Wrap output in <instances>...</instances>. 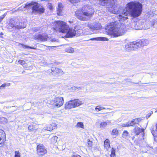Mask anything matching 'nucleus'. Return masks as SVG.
<instances>
[{
  "label": "nucleus",
  "mask_w": 157,
  "mask_h": 157,
  "mask_svg": "<svg viewBox=\"0 0 157 157\" xmlns=\"http://www.w3.org/2000/svg\"><path fill=\"white\" fill-rule=\"evenodd\" d=\"M118 131L117 129H114L113 130L111 134L112 135H117L118 134Z\"/></svg>",
  "instance_id": "33"
},
{
  "label": "nucleus",
  "mask_w": 157,
  "mask_h": 157,
  "mask_svg": "<svg viewBox=\"0 0 157 157\" xmlns=\"http://www.w3.org/2000/svg\"><path fill=\"white\" fill-rule=\"evenodd\" d=\"M115 149L113 147L112 148L111 154L110 155L111 157H115Z\"/></svg>",
  "instance_id": "30"
},
{
  "label": "nucleus",
  "mask_w": 157,
  "mask_h": 157,
  "mask_svg": "<svg viewBox=\"0 0 157 157\" xmlns=\"http://www.w3.org/2000/svg\"><path fill=\"white\" fill-rule=\"evenodd\" d=\"M64 103L63 98L58 97L55 98L50 101V104L54 107H59L61 106Z\"/></svg>",
  "instance_id": "8"
},
{
  "label": "nucleus",
  "mask_w": 157,
  "mask_h": 157,
  "mask_svg": "<svg viewBox=\"0 0 157 157\" xmlns=\"http://www.w3.org/2000/svg\"><path fill=\"white\" fill-rule=\"evenodd\" d=\"M48 37L46 34H39L35 35L34 36V39L36 40L40 41H46Z\"/></svg>",
  "instance_id": "13"
},
{
  "label": "nucleus",
  "mask_w": 157,
  "mask_h": 157,
  "mask_svg": "<svg viewBox=\"0 0 157 157\" xmlns=\"http://www.w3.org/2000/svg\"><path fill=\"white\" fill-rule=\"evenodd\" d=\"M76 128H79L82 129L84 128V127L83 123L81 122H79L77 123V124L75 126Z\"/></svg>",
  "instance_id": "26"
},
{
  "label": "nucleus",
  "mask_w": 157,
  "mask_h": 157,
  "mask_svg": "<svg viewBox=\"0 0 157 157\" xmlns=\"http://www.w3.org/2000/svg\"><path fill=\"white\" fill-rule=\"evenodd\" d=\"M104 145L105 148L106 149V150H107L110 147L109 140L107 139L105 140L104 142Z\"/></svg>",
  "instance_id": "22"
},
{
  "label": "nucleus",
  "mask_w": 157,
  "mask_h": 157,
  "mask_svg": "<svg viewBox=\"0 0 157 157\" xmlns=\"http://www.w3.org/2000/svg\"><path fill=\"white\" fill-rule=\"evenodd\" d=\"M48 6L50 10H52L53 9V6L51 3H48Z\"/></svg>",
  "instance_id": "42"
},
{
  "label": "nucleus",
  "mask_w": 157,
  "mask_h": 157,
  "mask_svg": "<svg viewBox=\"0 0 157 157\" xmlns=\"http://www.w3.org/2000/svg\"><path fill=\"white\" fill-rule=\"evenodd\" d=\"M28 4H27L25 5V6H22L21 7H19L18 9V10H22L23 9L25 8H29V6L28 5H27Z\"/></svg>",
  "instance_id": "31"
},
{
  "label": "nucleus",
  "mask_w": 157,
  "mask_h": 157,
  "mask_svg": "<svg viewBox=\"0 0 157 157\" xmlns=\"http://www.w3.org/2000/svg\"><path fill=\"white\" fill-rule=\"evenodd\" d=\"M17 25H18V26H23L25 25V27H24L22 28L21 29L25 28L26 27V25L24 24V22H20L19 23V24H17Z\"/></svg>",
  "instance_id": "40"
},
{
  "label": "nucleus",
  "mask_w": 157,
  "mask_h": 157,
  "mask_svg": "<svg viewBox=\"0 0 157 157\" xmlns=\"http://www.w3.org/2000/svg\"><path fill=\"white\" fill-rule=\"evenodd\" d=\"M51 70L52 72H55L57 73H62L63 72L62 71L61 69L58 68H55V69L52 68L51 69Z\"/></svg>",
  "instance_id": "27"
},
{
  "label": "nucleus",
  "mask_w": 157,
  "mask_h": 157,
  "mask_svg": "<svg viewBox=\"0 0 157 157\" xmlns=\"http://www.w3.org/2000/svg\"><path fill=\"white\" fill-rule=\"evenodd\" d=\"M134 43L136 44L137 48L146 46L149 43V41L146 39H142L140 40H137L134 41Z\"/></svg>",
  "instance_id": "10"
},
{
  "label": "nucleus",
  "mask_w": 157,
  "mask_h": 157,
  "mask_svg": "<svg viewBox=\"0 0 157 157\" xmlns=\"http://www.w3.org/2000/svg\"><path fill=\"white\" fill-rule=\"evenodd\" d=\"M134 132L136 135H138L140 134L142 138L141 139H144L143 138L144 136V129L139 128L138 127H136L134 130Z\"/></svg>",
  "instance_id": "14"
},
{
  "label": "nucleus",
  "mask_w": 157,
  "mask_h": 157,
  "mask_svg": "<svg viewBox=\"0 0 157 157\" xmlns=\"http://www.w3.org/2000/svg\"><path fill=\"white\" fill-rule=\"evenodd\" d=\"M82 104L81 101L79 99H74L66 102L65 105V108L70 109L79 106Z\"/></svg>",
  "instance_id": "7"
},
{
  "label": "nucleus",
  "mask_w": 157,
  "mask_h": 157,
  "mask_svg": "<svg viewBox=\"0 0 157 157\" xmlns=\"http://www.w3.org/2000/svg\"><path fill=\"white\" fill-rule=\"evenodd\" d=\"M87 141L88 146L89 147H91L92 145V142L89 139H88Z\"/></svg>",
  "instance_id": "38"
},
{
  "label": "nucleus",
  "mask_w": 157,
  "mask_h": 157,
  "mask_svg": "<svg viewBox=\"0 0 157 157\" xmlns=\"http://www.w3.org/2000/svg\"><path fill=\"white\" fill-rule=\"evenodd\" d=\"M9 25L12 28L14 27L15 29H21L22 28L25 27V25L23 26H18V25L16 24L15 21H14L13 20L12 21L11 20L10 21V23L9 24Z\"/></svg>",
  "instance_id": "16"
},
{
  "label": "nucleus",
  "mask_w": 157,
  "mask_h": 157,
  "mask_svg": "<svg viewBox=\"0 0 157 157\" xmlns=\"http://www.w3.org/2000/svg\"><path fill=\"white\" fill-rule=\"evenodd\" d=\"M108 34L111 37H117L124 34L125 30V26L123 24H117L116 22H112L109 25Z\"/></svg>",
  "instance_id": "4"
},
{
  "label": "nucleus",
  "mask_w": 157,
  "mask_h": 157,
  "mask_svg": "<svg viewBox=\"0 0 157 157\" xmlns=\"http://www.w3.org/2000/svg\"><path fill=\"white\" fill-rule=\"evenodd\" d=\"M104 109H105V108L104 107H101L99 105L97 106L95 108V110L97 112H98L100 110H101Z\"/></svg>",
  "instance_id": "32"
},
{
  "label": "nucleus",
  "mask_w": 157,
  "mask_h": 157,
  "mask_svg": "<svg viewBox=\"0 0 157 157\" xmlns=\"http://www.w3.org/2000/svg\"><path fill=\"white\" fill-rule=\"evenodd\" d=\"M37 153L38 155L42 156L47 153V151L43 145H38L37 147Z\"/></svg>",
  "instance_id": "11"
},
{
  "label": "nucleus",
  "mask_w": 157,
  "mask_h": 157,
  "mask_svg": "<svg viewBox=\"0 0 157 157\" xmlns=\"http://www.w3.org/2000/svg\"><path fill=\"white\" fill-rule=\"evenodd\" d=\"M71 157H81L80 156L78 155H75L72 156Z\"/></svg>",
  "instance_id": "47"
},
{
  "label": "nucleus",
  "mask_w": 157,
  "mask_h": 157,
  "mask_svg": "<svg viewBox=\"0 0 157 157\" xmlns=\"http://www.w3.org/2000/svg\"><path fill=\"white\" fill-rule=\"evenodd\" d=\"M125 127H128L129 126H132L131 122H128L125 124Z\"/></svg>",
  "instance_id": "41"
},
{
  "label": "nucleus",
  "mask_w": 157,
  "mask_h": 157,
  "mask_svg": "<svg viewBox=\"0 0 157 157\" xmlns=\"http://www.w3.org/2000/svg\"><path fill=\"white\" fill-rule=\"evenodd\" d=\"M15 156L14 157H20L21 154L18 151H15Z\"/></svg>",
  "instance_id": "35"
},
{
  "label": "nucleus",
  "mask_w": 157,
  "mask_h": 157,
  "mask_svg": "<svg viewBox=\"0 0 157 157\" xmlns=\"http://www.w3.org/2000/svg\"><path fill=\"white\" fill-rule=\"evenodd\" d=\"M50 41L52 42H58L59 40L58 39H56L55 38H53L51 39L50 40Z\"/></svg>",
  "instance_id": "45"
},
{
  "label": "nucleus",
  "mask_w": 157,
  "mask_h": 157,
  "mask_svg": "<svg viewBox=\"0 0 157 157\" xmlns=\"http://www.w3.org/2000/svg\"><path fill=\"white\" fill-rule=\"evenodd\" d=\"M63 7L62 4L59 3L57 8V14L60 15L61 14Z\"/></svg>",
  "instance_id": "20"
},
{
  "label": "nucleus",
  "mask_w": 157,
  "mask_h": 157,
  "mask_svg": "<svg viewBox=\"0 0 157 157\" xmlns=\"http://www.w3.org/2000/svg\"><path fill=\"white\" fill-rule=\"evenodd\" d=\"M23 66L24 68H27V64L26 63H25L23 65Z\"/></svg>",
  "instance_id": "46"
},
{
  "label": "nucleus",
  "mask_w": 157,
  "mask_h": 157,
  "mask_svg": "<svg viewBox=\"0 0 157 157\" xmlns=\"http://www.w3.org/2000/svg\"><path fill=\"white\" fill-rule=\"evenodd\" d=\"M57 128L56 125L55 123H52L48 125L46 127L45 129L48 131H52L53 129Z\"/></svg>",
  "instance_id": "18"
},
{
  "label": "nucleus",
  "mask_w": 157,
  "mask_h": 157,
  "mask_svg": "<svg viewBox=\"0 0 157 157\" xmlns=\"http://www.w3.org/2000/svg\"><path fill=\"white\" fill-rule=\"evenodd\" d=\"M125 48L126 51L128 52L133 51L137 49L136 44L134 43V42L132 43L130 42L127 44L125 45Z\"/></svg>",
  "instance_id": "12"
},
{
  "label": "nucleus",
  "mask_w": 157,
  "mask_h": 157,
  "mask_svg": "<svg viewBox=\"0 0 157 157\" xmlns=\"http://www.w3.org/2000/svg\"><path fill=\"white\" fill-rule=\"evenodd\" d=\"M10 85V83H5L3 84L0 86V89H1L2 88H5L6 86H9Z\"/></svg>",
  "instance_id": "34"
},
{
  "label": "nucleus",
  "mask_w": 157,
  "mask_h": 157,
  "mask_svg": "<svg viewBox=\"0 0 157 157\" xmlns=\"http://www.w3.org/2000/svg\"><path fill=\"white\" fill-rule=\"evenodd\" d=\"M147 115L148 116V117H150V116L151 115V114H147Z\"/></svg>",
  "instance_id": "49"
},
{
  "label": "nucleus",
  "mask_w": 157,
  "mask_h": 157,
  "mask_svg": "<svg viewBox=\"0 0 157 157\" xmlns=\"http://www.w3.org/2000/svg\"><path fill=\"white\" fill-rule=\"evenodd\" d=\"M38 125L36 124L32 123L28 127V129L30 131H34L38 128Z\"/></svg>",
  "instance_id": "17"
},
{
  "label": "nucleus",
  "mask_w": 157,
  "mask_h": 157,
  "mask_svg": "<svg viewBox=\"0 0 157 157\" xmlns=\"http://www.w3.org/2000/svg\"><path fill=\"white\" fill-rule=\"evenodd\" d=\"M57 137L56 136L55 137V138H56Z\"/></svg>",
  "instance_id": "54"
},
{
  "label": "nucleus",
  "mask_w": 157,
  "mask_h": 157,
  "mask_svg": "<svg viewBox=\"0 0 157 157\" xmlns=\"http://www.w3.org/2000/svg\"><path fill=\"white\" fill-rule=\"evenodd\" d=\"M3 33H1V35H3Z\"/></svg>",
  "instance_id": "51"
},
{
  "label": "nucleus",
  "mask_w": 157,
  "mask_h": 157,
  "mask_svg": "<svg viewBox=\"0 0 157 157\" xmlns=\"http://www.w3.org/2000/svg\"><path fill=\"white\" fill-rule=\"evenodd\" d=\"M54 26V29L56 32L66 33L67 37H72L75 36L77 27L73 29L69 28V26L63 21H58L52 23Z\"/></svg>",
  "instance_id": "2"
},
{
  "label": "nucleus",
  "mask_w": 157,
  "mask_h": 157,
  "mask_svg": "<svg viewBox=\"0 0 157 157\" xmlns=\"http://www.w3.org/2000/svg\"><path fill=\"white\" fill-rule=\"evenodd\" d=\"M6 119L4 117H0V123L3 122L4 121H6Z\"/></svg>",
  "instance_id": "39"
},
{
  "label": "nucleus",
  "mask_w": 157,
  "mask_h": 157,
  "mask_svg": "<svg viewBox=\"0 0 157 157\" xmlns=\"http://www.w3.org/2000/svg\"><path fill=\"white\" fill-rule=\"evenodd\" d=\"M5 137L6 135L4 131L2 129H0V147L3 145L4 140Z\"/></svg>",
  "instance_id": "15"
},
{
  "label": "nucleus",
  "mask_w": 157,
  "mask_h": 157,
  "mask_svg": "<svg viewBox=\"0 0 157 157\" xmlns=\"http://www.w3.org/2000/svg\"><path fill=\"white\" fill-rule=\"evenodd\" d=\"M18 62L19 64H20L22 66L25 63V61L22 60H19Z\"/></svg>",
  "instance_id": "43"
},
{
  "label": "nucleus",
  "mask_w": 157,
  "mask_h": 157,
  "mask_svg": "<svg viewBox=\"0 0 157 157\" xmlns=\"http://www.w3.org/2000/svg\"><path fill=\"white\" fill-rule=\"evenodd\" d=\"M110 122V121H107V122H101L100 124V128H105L106 127V126L107 125V123L108 124Z\"/></svg>",
  "instance_id": "24"
},
{
  "label": "nucleus",
  "mask_w": 157,
  "mask_h": 157,
  "mask_svg": "<svg viewBox=\"0 0 157 157\" xmlns=\"http://www.w3.org/2000/svg\"><path fill=\"white\" fill-rule=\"evenodd\" d=\"M23 47L24 48H29L30 49H35V48H34L31 47H29V46H28L26 45H23Z\"/></svg>",
  "instance_id": "44"
},
{
  "label": "nucleus",
  "mask_w": 157,
  "mask_h": 157,
  "mask_svg": "<svg viewBox=\"0 0 157 157\" xmlns=\"http://www.w3.org/2000/svg\"><path fill=\"white\" fill-rule=\"evenodd\" d=\"M87 26L90 29L93 30H99L101 28V24L97 22L88 23Z\"/></svg>",
  "instance_id": "9"
},
{
  "label": "nucleus",
  "mask_w": 157,
  "mask_h": 157,
  "mask_svg": "<svg viewBox=\"0 0 157 157\" xmlns=\"http://www.w3.org/2000/svg\"><path fill=\"white\" fill-rule=\"evenodd\" d=\"M140 121V118H136L131 121L132 126L136 124H138Z\"/></svg>",
  "instance_id": "28"
},
{
  "label": "nucleus",
  "mask_w": 157,
  "mask_h": 157,
  "mask_svg": "<svg viewBox=\"0 0 157 157\" xmlns=\"http://www.w3.org/2000/svg\"><path fill=\"white\" fill-rule=\"evenodd\" d=\"M106 4V8L110 13L116 14L117 11L114 0H104V4Z\"/></svg>",
  "instance_id": "6"
},
{
  "label": "nucleus",
  "mask_w": 157,
  "mask_h": 157,
  "mask_svg": "<svg viewBox=\"0 0 157 157\" xmlns=\"http://www.w3.org/2000/svg\"><path fill=\"white\" fill-rule=\"evenodd\" d=\"M155 128V126L152 127L151 131L154 137H155L157 135V124L156 125V129L155 130H154Z\"/></svg>",
  "instance_id": "21"
},
{
  "label": "nucleus",
  "mask_w": 157,
  "mask_h": 157,
  "mask_svg": "<svg viewBox=\"0 0 157 157\" xmlns=\"http://www.w3.org/2000/svg\"><path fill=\"white\" fill-rule=\"evenodd\" d=\"M94 10L93 7L89 5H84L81 11H76L75 12L76 17L78 19L83 21L90 20L93 16Z\"/></svg>",
  "instance_id": "3"
},
{
  "label": "nucleus",
  "mask_w": 157,
  "mask_h": 157,
  "mask_svg": "<svg viewBox=\"0 0 157 157\" xmlns=\"http://www.w3.org/2000/svg\"><path fill=\"white\" fill-rule=\"evenodd\" d=\"M70 2L74 4L75 3H78V2H80V0H68Z\"/></svg>",
  "instance_id": "36"
},
{
  "label": "nucleus",
  "mask_w": 157,
  "mask_h": 157,
  "mask_svg": "<svg viewBox=\"0 0 157 157\" xmlns=\"http://www.w3.org/2000/svg\"><path fill=\"white\" fill-rule=\"evenodd\" d=\"M90 40L95 41H108V39L106 37H98L90 39Z\"/></svg>",
  "instance_id": "19"
},
{
  "label": "nucleus",
  "mask_w": 157,
  "mask_h": 157,
  "mask_svg": "<svg viewBox=\"0 0 157 157\" xmlns=\"http://www.w3.org/2000/svg\"><path fill=\"white\" fill-rule=\"evenodd\" d=\"M122 137L124 139H127L129 136L128 132L126 130L124 131L122 135Z\"/></svg>",
  "instance_id": "25"
},
{
  "label": "nucleus",
  "mask_w": 157,
  "mask_h": 157,
  "mask_svg": "<svg viewBox=\"0 0 157 157\" xmlns=\"http://www.w3.org/2000/svg\"><path fill=\"white\" fill-rule=\"evenodd\" d=\"M27 5L29 6V8L32 6V13L35 15L43 13L45 9L44 7L36 2H31L28 3Z\"/></svg>",
  "instance_id": "5"
},
{
  "label": "nucleus",
  "mask_w": 157,
  "mask_h": 157,
  "mask_svg": "<svg viewBox=\"0 0 157 157\" xmlns=\"http://www.w3.org/2000/svg\"><path fill=\"white\" fill-rule=\"evenodd\" d=\"M127 8L124 10L122 14L119 15L118 18L120 21H123L128 19L131 15L134 17L139 16L142 11V5L139 2H131L127 4Z\"/></svg>",
  "instance_id": "1"
},
{
  "label": "nucleus",
  "mask_w": 157,
  "mask_h": 157,
  "mask_svg": "<svg viewBox=\"0 0 157 157\" xmlns=\"http://www.w3.org/2000/svg\"><path fill=\"white\" fill-rule=\"evenodd\" d=\"M77 27V29L76 32V35L77 36H79L81 33L82 32V30L80 29H79L78 26L75 27Z\"/></svg>",
  "instance_id": "29"
},
{
  "label": "nucleus",
  "mask_w": 157,
  "mask_h": 157,
  "mask_svg": "<svg viewBox=\"0 0 157 157\" xmlns=\"http://www.w3.org/2000/svg\"><path fill=\"white\" fill-rule=\"evenodd\" d=\"M65 52L70 53H73L75 52L74 49L71 47H69L66 48L65 50Z\"/></svg>",
  "instance_id": "23"
},
{
  "label": "nucleus",
  "mask_w": 157,
  "mask_h": 157,
  "mask_svg": "<svg viewBox=\"0 0 157 157\" xmlns=\"http://www.w3.org/2000/svg\"><path fill=\"white\" fill-rule=\"evenodd\" d=\"M6 108H9V107H5H5H4V109H5Z\"/></svg>",
  "instance_id": "50"
},
{
  "label": "nucleus",
  "mask_w": 157,
  "mask_h": 157,
  "mask_svg": "<svg viewBox=\"0 0 157 157\" xmlns=\"http://www.w3.org/2000/svg\"><path fill=\"white\" fill-rule=\"evenodd\" d=\"M122 127H125V124H123L121 125Z\"/></svg>",
  "instance_id": "48"
},
{
  "label": "nucleus",
  "mask_w": 157,
  "mask_h": 157,
  "mask_svg": "<svg viewBox=\"0 0 157 157\" xmlns=\"http://www.w3.org/2000/svg\"><path fill=\"white\" fill-rule=\"evenodd\" d=\"M6 15V13H5L3 15L0 16V22L2 21V20L5 17Z\"/></svg>",
  "instance_id": "37"
},
{
  "label": "nucleus",
  "mask_w": 157,
  "mask_h": 157,
  "mask_svg": "<svg viewBox=\"0 0 157 157\" xmlns=\"http://www.w3.org/2000/svg\"><path fill=\"white\" fill-rule=\"evenodd\" d=\"M157 112V110H156V111H155V112Z\"/></svg>",
  "instance_id": "53"
},
{
  "label": "nucleus",
  "mask_w": 157,
  "mask_h": 157,
  "mask_svg": "<svg viewBox=\"0 0 157 157\" xmlns=\"http://www.w3.org/2000/svg\"><path fill=\"white\" fill-rule=\"evenodd\" d=\"M151 113H150V114L151 115L152 113H153V112L152 111L150 112Z\"/></svg>",
  "instance_id": "52"
}]
</instances>
